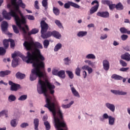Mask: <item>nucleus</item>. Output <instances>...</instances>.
I'll return each mask as SVG.
<instances>
[{"label":"nucleus","instance_id":"f257e3e1","mask_svg":"<svg viewBox=\"0 0 130 130\" xmlns=\"http://www.w3.org/2000/svg\"><path fill=\"white\" fill-rule=\"evenodd\" d=\"M32 67L34 69L31 70L29 80L33 82L38 77L39 80L37 86L38 93L40 94H44L46 98V104L45 105L44 107H46L50 112H52L54 127H68L67 124L63 120L62 111L60 110L59 104L54 96L52 98L47 93L48 88L50 94L52 95L54 94V89H55V86L49 83L48 80L46 79L47 74L45 71H41V69L38 67V64L34 63Z\"/></svg>","mask_w":130,"mask_h":130},{"label":"nucleus","instance_id":"f03ea898","mask_svg":"<svg viewBox=\"0 0 130 130\" xmlns=\"http://www.w3.org/2000/svg\"><path fill=\"white\" fill-rule=\"evenodd\" d=\"M26 63H36L38 65V68L44 69V62L45 58L41 54L39 49H36L35 51H32V53L30 51L27 52L26 57L23 58Z\"/></svg>","mask_w":130,"mask_h":130},{"label":"nucleus","instance_id":"7ed1b4c3","mask_svg":"<svg viewBox=\"0 0 130 130\" xmlns=\"http://www.w3.org/2000/svg\"><path fill=\"white\" fill-rule=\"evenodd\" d=\"M2 15L4 18L8 21H10V20L12 19V17H13L14 18L17 26L23 31L24 37L27 36V31H26L24 27L22 26V24L23 25V21L20 18L18 13L14 9H11L10 11L8 13L5 10H3Z\"/></svg>","mask_w":130,"mask_h":130},{"label":"nucleus","instance_id":"20e7f679","mask_svg":"<svg viewBox=\"0 0 130 130\" xmlns=\"http://www.w3.org/2000/svg\"><path fill=\"white\" fill-rule=\"evenodd\" d=\"M20 7L22 8V9H25L26 8V5L23 3V1L22 0H18V1L16 4L15 6H14V9L16 12V13L19 14L21 17V19L22 20V24L24 25V27L27 31H29V27L28 25H26V18L23 15L22 12L20 10Z\"/></svg>","mask_w":130,"mask_h":130},{"label":"nucleus","instance_id":"39448f33","mask_svg":"<svg viewBox=\"0 0 130 130\" xmlns=\"http://www.w3.org/2000/svg\"><path fill=\"white\" fill-rule=\"evenodd\" d=\"M23 46L26 50L30 51L31 52V53H32V51H35V49H38V48L40 49H43V46H42L41 43L38 42H34L33 41L28 42L25 41L23 43Z\"/></svg>","mask_w":130,"mask_h":130},{"label":"nucleus","instance_id":"423d86ee","mask_svg":"<svg viewBox=\"0 0 130 130\" xmlns=\"http://www.w3.org/2000/svg\"><path fill=\"white\" fill-rule=\"evenodd\" d=\"M40 25L42 38L43 39H47V38L51 37V36H52V31H49L47 32V30H48V24L46 23L45 21L42 20L40 22Z\"/></svg>","mask_w":130,"mask_h":130},{"label":"nucleus","instance_id":"0eeeda50","mask_svg":"<svg viewBox=\"0 0 130 130\" xmlns=\"http://www.w3.org/2000/svg\"><path fill=\"white\" fill-rule=\"evenodd\" d=\"M96 4V5L94 6ZM91 5L93 6L89 10V14L90 15H93L94 13H96L97 11H98V9H99V2L97 0H94L91 2Z\"/></svg>","mask_w":130,"mask_h":130},{"label":"nucleus","instance_id":"6e6552de","mask_svg":"<svg viewBox=\"0 0 130 130\" xmlns=\"http://www.w3.org/2000/svg\"><path fill=\"white\" fill-rule=\"evenodd\" d=\"M9 27V24H8V22L3 21L1 24V28L3 31V33L4 34H6L9 35V36H12L13 35L12 34H10L8 31V28Z\"/></svg>","mask_w":130,"mask_h":130},{"label":"nucleus","instance_id":"1a4fd4ad","mask_svg":"<svg viewBox=\"0 0 130 130\" xmlns=\"http://www.w3.org/2000/svg\"><path fill=\"white\" fill-rule=\"evenodd\" d=\"M8 84L10 85V86H11V91L17 92L19 89H21V85L20 84H16L13 82L12 81H9Z\"/></svg>","mask_w":130,"mask_h":130},{"label":"nucleus","instance_id":"9d476101","mask_svg":"<svg viewBox=\"0 0 130 130\" xmlns=\"http://www.w3.org/2000/svg\"><path fill=\"white\" fill-rule=\"evenodd\" d=\"M71 7H73L75 9H80V8H81V6H80V5L71 1H68L67 3L64 4V9H70Z\"/></svg>","mask_w":130,"mask_h":130},{"label":"nucleus","instance_id":"9b49d317","mask_svg":"<svg viewBox=\"0 0 130 130\" xmlns=\"http://www.w3.org/2000/svg\"><path fill=\"white\" fill-rule=\"evenodd\" d=\"M96 16L101 18H109L110 14L108 11H99L96 13Z\"/></svg>","mask_w":130,"mask_h":130},{"label":"nucleus","instance_id":"f8f14e48","mask_svg":"<svg viewBox=\"0 0 130 130\" xmlns=\"http://www.w3.org/2000/svg\"><path fill=\"white\" fill-rule=\"evenodd\" d=\"M17 56H20V57H21L23 61L26 62V60H24V58L27 57V56H24V55H22V53H21L20 52H15L14 53L12 54V58L13 59H16V58H18Z\"/></svg>","mask_w":130,"mask_h":130},{"label":"nucleus","instance_id":"ddd939ff","mask_svg":"<svg viewBox=\"0 0 130 130\" xmlns=\"http://www.w3.org/2000/svg\"><path fill=\"white\" fill-rule=\"evenodd\" d=\"M70 89L71 90V92L72 94L75 96V97H77L78 98H80V94H79V92L76 88L74 87V85L73 84H70Z\"/></svg>","mask_w":130,"mask_h":130},{"label":"nucleus","instance_id":"4468645a","mask_svg":"<svg viewBox=\"0 0 130 130\" xmlns=\"http://www.w3.org/2000/svg\"><path fill=\"white\" fill-rule=\"evenodd\" d=\"M103 67L105 71H108L110 67V64L109 63V61L107 59H104L103 61Z\"/></svg>","mask_w":130,"mask_h":130},{"label":"nucleus","instance_id":"2eb2a0df","mask_svg":"<svg viewBox=\"0 0 130 130\" xmlns=\"http://www.w3.org/2000/svg\"><path fill=\"white\" fill-rule=\"evenodd\" d=\"M105 106L112 112H114L115 111V106L114 104L110 103H107L105 104Z\"/></svg>","mask_w":130,"mask_h":130},{"label":"nucleus","instance_id":"dca6fc26","mask_svg":"<svg viewBox=\"0 0 130 130\" xmlns=\"http://www.w3.org/2000/svg\"><path fill=\"white\" fill-rule=\"evenodd\" d=\"M111 93H113V94H114L115 95H126L127 93L126 92L120 91L118 90H114L112 89L111 90Z\"/></svg>","mask_w":130,"mask_h":130},{"label":"nucleus","instance_id":"f3484780","mask_svg":"<svg viewBox=\"0 0 130 130\" xmlns=\"http://www.w3.org/2000/svg\"><path fill=\"white\" fill-rule=\"evenodd\" d=\"M121 59L126 60V61H129L130 60V54L129 53L126 52L124 54L121 55Z\"/></svg>","mask_w":130,"mask_h":130},{"label":"nucleus","instance_id":"a211bd4d","mask_svg":"<svg viewBox=\"0 0 130 130\" xmlns=\"http://www.w3.org/2000/svg\"><path fill=\"white\" fill-rule=\"evenodd\" d=\"M110 117V116L108 115V114L107 113H104L103 114L102 117L100 116L99 117L100 121L102 122H104L105 121V119H109Z\"/></svg>","mask_w":130,"mask_h":130},{"label":"nucleus","instance_id":"6ab92c4d","mask_svg":"<svg viewBox=\"0 0 130 130\" xmlns=\"http://www.w3.org/2000/svg\"><path fill=\"white\" fill-rule=\"evenodd\" d=\"M52 36L54 37L56 39H60L61 38V35L59 32L56 30L52 31Z\"/></svg>","mask_w":130,"mask_h":130},{"label":"nucleus","instance_id":"aec40b11","mask_svg":"<svg viewBox=\"0 0 130 130\" xmlns=\"http://www.w3.org/2000/svg\"><path fill=\"white\" fill-rule=\"evenodd\" d=\"M87 34H88V32H87V31H79L77 33V35L78 37L82 38L83 37H85V36H87Z\"/></svg>","mask_w":130,"mask_h":130},{"label":"nucleus","instance_id":"412c9836","mask_svg":"<svg viewBox=\"0 0 130 130\" xmlns=\"http://www.w3.org/2000/svg\"><path fill=\"white\" fill-rule=\"evenodd\" d=\"M109 125L112 126L115 123V118L112 116H110L108 119Z\"/></svg>","mask_w":130,"mask_h":130},{"label":"nucleus","instance_id":"4be33fe9","mask_svg":"<svg viewBox=\"0 0 130 130\" xmlns=\"http://www.w3.org/2000/svg\"><path fill=\"white\" fill-rule=\"evenodd\" d=\"M34 125L35 126V130H39L38 127L39 126V119L35 118L34 119Z\"/></svg>","mask_w":130,"mask_h":130},{"label":"nucleus","instance_id":"5701e85b","mask_svg":"<svg viewBox=\"0 0 130 130\" xmlns=\"http://www.w3.org/2000/svg\"><path fill=\"white\" fill-rule=\"evenodd\" d=\"M19 65V58H16V59H13L12 61V68H16Z\"/></svg>","mask_w":130,"mask_h":130},{"label":"nucleus","instance_id":"b1692460","mask_svg":"<svg viewBox=\"0 0 130 130\" xmlns=\"http://www.w3.org/2000/svg\"><path fill=\"white\" fill-rule=\"evenodd\" d=\"M111 79H113L114 80H116L117 81H119L120 80H122L123 77L117 74H113L111 76Z\"/></svg>","mask_w":130,"mask_h":130},{"label":"nucleus","instance_id":"393cba45","mask_svg":"<svg viewBox=\"0 0 130 130\" xmlns=\"http://www.w3.org/2000/svg\"><path fill=\"white\" fill-rule=\"evenodd\" d=\"M11 74V71L6 70L5 71H1L0 72V77L1 78H4L5 76H8V75H10Z\"/></svg>","mask_w":130,"mask_h":130},{"label":"nucleus","instance_id":"a878e982","mask_svg":"<svg viewBox=\"0 0 130 130\" xmlns=\"http://www.w3.org/2000/svg\"><path fill=\"white\" fill-rule=\"evenodd\" d=\"M119 30L121 34H128V35H130V30H128L125 27H121Z\"/></svg>","mask_w":130,"mask_h":130},{"label":"nucleus","instance_id":"bb28decb","mask_svg":"<svg viewBox=\"0 0 130 130\" xmlns=\"http://www.w3.org/2000/svg\"><path fill=\"white\" fill-rule=\"evenodd\" d=\"M74 102L72 101L69 104H67V105L62 104L61 107L63 109H68L70 108L71 107V106H72V105H73V104H74Z\"/></svg>","mask_w":130,"mask_h":130},{"label":"nucleus","instance_id":"cd10ccee","mask_svg":"<svg viewBox=\"0 0 130 130\" xmlns=\"http://www.w3.org/2000/svg\"><path fill=\"white\" fill-rule=\"evenodd\" d=\"M16 77L17 79L23 80L25 78V77H26V75H25L24 74H22L20 72H18L16 74Z\"/></svg>","mask_w":130,"mask_h":130},{"label":"nucleus","instance_id":"c85d7f7f","mask_svg":"<svg viewBox=\"0 0 130 130\" xmlns=\"http://www.w3.org/2000/svg\"><path fill=\"white\" fill-rule=\"evenodd\" d=\"M57 76L61 79H64L66 78V72L64 70H61L58 72Z\"/></svg>","mask_w":130,"mask_h":130},{"label":"nucleus","instance_id":"c756f323","mask_svg":"<svg viewBox=\"0 0 130 130\" xmlns=\"http://www.w3.org/2000/svg\"><path fill=\"white\" fill-rule=\"evenodd\" d=\"M86 59H96V56L93 53L88 54L85 56Z\"/></svg>","mask_w":130,"mask_h":130},{"label":"nucleus","instance_id":"7c9ffc66","mask_svg":"<svg viewBox=\"0 0 130 130\" xmlns=\"http://www.w3.org/2000/svg\"><path fill=\"white\" fill-rule=\"evenodd\" d=\"M16 99H17V98H16V96L14 94H10L8 96L9 102H14V101H16Z\"/></svg>","mask_w":130,"mask_h":130},{"label":"nucleus","instance_id":"2f4dec72","mask_svg":"<svg viewBox=\"0 0 130 130\" xmlns=\"http://www.w3.org/2000/svg\"><path fill=\"white\" fill-rule=\"evenodd\" d=\"M53 12L55 15V16H59L60 14L59 9L57 7H53Z\"/></svg>","mask_w":130,"mask_h":130},{"label":"nucleus","instance_id":"473e14b6","mask_svg":"<svg viewBox=\"0 0 130 130\" xmlns=\"http://www.w3.org/2000/svg\"><path fill=\"white\" fill-rule=\"evenodd\" d=\"M61 47H62V45L61 43H59L57 44L54 48V51H55V52H57V51H58Z\"/></svg>","mask_w":130,"mask_h":130},{"label":"nucleus","instance_id":"72a5a7b5","mask_svg":"<svg viewBox=\"0 0 130 130\" xmlns=\"http://www.w3.org/2000/svg\"><path fill=\"white\" fill-rule=\"evenodd\" d=\"M39 31V30L38 29V28H34L30 31H29L27 33V35H28V36H30V35H32V34H36L38 33Z\"/></svg>","mask_w":130,"mask_h":130},{"label":"nucleus","instance_id":"f704fd0d","mask_svg":"<svg viewBox=\"0 0 130 130\" xmlns=\"http://www.w3.org/2000/svg\"><path fill=\"white\" fill-rule=\"evenodd\" d=\"M55 24L58 27V28H60V29H61L63 28V26H62V24H61V22L60 20H58L57 19H55L54 21Z\"/></svg>","mask_w":130,"mask_h":130},{"label":"nucleus","instance_id":"c9c22d12","mask_svg":"<svg viewBox=\"0 0 130 130\" xmlns=\"http://www.w3.org/2000/svg\"><path fill=\"white\" fill-rule=\"evenodd\" d=\"M115 8L118 11H121V10H123V6H122V4L121 3H119L115 5Z\"/></svg>","mask_w":130,"mask_h":130},{"label":"nucleus","instance_id":"e433bc0d","mask_svg":"<svg viewBox=\"0 0 130 130\" xmlns=\"http://www.w3.org/2000/svg\"><path fill=\"white\" fill-rule=\"evenodd\" d=\"M43 44L44 48L47 49L49 46L50 42L48 40H45L43 42Z\"/></svg>","mask_w":130,"mask_h":130},{"label":"nucleus","instance_id":"4c0bfd02","mask_svg":"<svg viewBox=\"0 0 130 130\" xmlns=\"http://www.w3.org/2000/svg\"><path fill=\"white\" fill-rule=\"evenodd\" d=\"M28 98V95L27 94H24L21 95L18 99L19 101H25Z\"/></svg>","mask_w":130,"mask_h":130},{"label":"nucleus","instance_id":"58836bf2","mask_svg":"<svg viewBox=\"0 0 130 130\" xmlns=\"http://www.w3.org/2000/svg\"><path fill=\"white\" fill-rule=\"evenodd\" d=\"M9 42H10V41H9V39L8 40L5 39L3 40V45L5 49H7V48L9 47Z\"/></svg>","mask_w":130,"mask_h":130},{"label":"nucleus","instance_id":"ea45409f","mask_svg":"<svg viewBox=\"0 0 130 130\" xmlns=\"http://www.w3.org/2000/svg\"><path fill=\"white\" fill-rule=\"evenodd\" d=\"M66 74L68 75V77H69L70 79H74V73H73V72L68 70L66 71Z\"/></svg>","mask_w":130,"mask_h":130},{"label":"nucleus","instance_id":"a19ab883","mask_svg":"<svg viewBox=\"0 0 130 130\" xmlns=\"http://www.w3.org/2000/svg\"><path fill=\"white\" fill-rule=\"evenodd\" d=\"M48 0H43L42 2V5L43 6V7H44V8H45V9H48Z\"/></svg>","mask_w":130,"mask_h":130},{"label":"nucleus","instance_id":"79ce46f5","mask_svg":"<svg viewBox=\"0 0 130 130\" xmlns=\"http://www.w3.org/2000/svg\"><path fill=\"white\" fill-rule=\"evenodd\" d=\"M63 61L64 64H66V66H70V63H71V59H70L69 57H67L63 59Z\"/></svg>","mask_w":130,"mask_h":130},{"label":"nucleus","instance_id":"37998d69","mask_svg":"<svg viewBox=\"0 0 130 130\" xmlns=\"http://www.w3.org/2000/svg\"><path fill=\"white\" fill-rule=\"evenodd\" d=\"M102 4L103 5H107V6H110L111 4H112V1L109 0H103L102 1Z\"/></svg>","mask_w":130,"mask_h":130},{"label":"nucleus","instance_id":"c03bdc74","mask_svg":"<svg viewBox=\"0 0 130 130\" xmlns=\"http://www.w3.org/2000/svg\"><path fill=\"white\" fill-rule=\"evenodd\" d=\"M44 124L45 126L46 130L50 129V127H51L50 124L49 123V122H48V121L44 122Z\"/></svg>","mask_w":130,"mask_h":130},{"label":"nucleus","instance_id":"a18cd8bd","mask_svg":"<svg viewBox=\"0 0 130 130\" xmlns=\"http://www.w3.org/2000/svg\"><path fill=\"white\" fill-rule=\"evenodd\" d=\"M11 125L13 127H16L17 126V120L16 119H13L11 121Z\"/></svg>","mask_w":130,"mask_h":130},{"label":"nucleus","instance_id":"49530a36","mask_svg":"<svg viewBox=\"0 0 130 130\" xmlns=\"http://www.w3.org/2000/svg\"><path fill=\"white\" fill-rule=\"evenodd\" d=\"M9 41L10 42L11 48H14L15 47V41L12 39H9Z\"/></svg>","mask_w":130,"mask_h":130},{"label":"nucleus","instance_id":"de8ad7c7","mask_svg":"<svg viewBox=\"0 0 130 130\" xmlns=\"http://www.w3.org/2000/svg\"><path fill=\"white\" fill-rule=\"evenodd\" d=\"M20 126L21 128H26L27 126H29V124L26 122H23L20 124Z\"/></svg>","mask_w":130,"mask_h":130},{"label":"nucleus","instance_id":"09e8293b","mask_svg":"<svg viewBox=\"0 0 130 130\" xmlns=\"http://www.w3.org/2000/svg\"><path fill=\"white\" fill-rule=\"evenodd\" d=\"M75 74L77 76H81V69L80 68L77 67L75 70Z\"/></svg>","mask_w":130,"mask_h":130},{"label":"nucleus","instance_id":"8fccbe9b","mask_svg":"<svg viewBox=\"0 0 130 130\" xmlns=\"http://www.w3.org/2000/svg\"><path fill=\"white\" fill-rule=\"evenodd\" d=\"M119 62H120V64H121V66H122V67H127V63L126 62H125V61H123L122 59H120L119 60Z\"/></svg>","mask_w":130,"mask_h":130},{"label":"nucleus","instance_id":"3c124183","mask_svg":"<svg viewBox=\"0 0 130 130\" xmlns=\"http://www.w3.org/2000/svg\"><path fill=\"white\" fill-rule=\"evenodd\" d=\"M127 38H128V36H127V35L123 34L121 36V39L122 41H125Z\"/></svg>","mask_w":130,"mask_h":130},{"label":"nucleus","instance_id":"603ef678","mask_svg":"<svg viewBox=\"0 0 130 130\" xmlns=\"http://www.w3.org/2000/svg\"><path fill=\"white\" fill-rule=\"evenodd\" d=\"M6 53V49L3 47H0V55H4Z\"/></svg>","mask_w":130,"mask_h":130},{"label":"nucleus","instance_id":"864d4df0","mask_svg":"<svg viewBox=\"0 0 130 130\" xmlns=\"http://www.w3.org/2000/svg\"><path fill=\"white\" fill-rule=\"evenodd\" d=\"M6 113H8V110H3L1 111L0 112V117H2L4 115H5V114H6Z\"/></svg>","mask_w":130,"mask_h":130},{"label":"nucleus","instance_id":"5fc2aeb1","mask_svg":"<svg viewBox=\"0 0 130 130\" xmlns=\"http://www.w3.org/2000/svg\"><path fill=\"white\" fill-rule=\"evenodd\" d=\"M12 27L14 33H15L16 34H19V30L18 29L17 26H16V25H13Z\"/></svg>","mask_w":130,"mask_h":130},{"label":"nucleus","instance_id":"6e6d98bb","mask_svg":"<svg viewBox=\"0 0 130 130\" xmlns=\"http://www.w3.org/2000/svg\"><path fill=\"white\" fill-rule=\"evenodd\" d=\"M58 70L56 69H54L52 71V74L54 76H58Z\"/></svg>","mask_w":130,"mask_h":130},{"label":"nucleus","instance_id":"4d7b16f0","mask_svg":"<svg viewBox=\"0 0 130 130\" xmlns=\"http://www.w3.org/2000/svg\"><path fill=\"white\" fill-rule=\"evenodd\" d=\"M108 37V36L107 34H105V35H102L100 37L101 40H104L105 39H106Z\"/></svg>","mask_w":130,"mask_h":130},{"label":"nucleus","instance_id":"13d9d810","mask_svg":"<svg viewBox=\"0 0 130 130\" xmlns=\"http://www.w3.org/2000/svg\"><path fill=\"white\" fill-rule=\"evenodd\" d=\"M9 2L14 7L15 6V5L17 4V0H9Z\"/></svg>","mask_w":130,"mask_h":130},{"label":"nucleus","instance_id":"bf43d9fd","mask_svg":"<svg viewBox=\"0 0 130 130\" xmlns=\"http://www.w3.org/2000/svg\"><path fill=\"white\" fill-rule=\"evenodd\" d=\"M129 69V68H121L119 69V71L120 72H126L127 71H128V70Z\"/></svg>","mask_w":130,"mask_h":130},{"label":"nucleus","instance_id":"052dcab7","mask_svg":"<svg viewBox=\"0 0 130 130\" xmlns=\"http://www.w3.org/2000/svg\"><path fill=\"white\" fill-rule=\"evenodd\" d=\"M109 8L111 11H112V10L115 8V4H111L109 6Z\"/></svg>","mask_w":130,"mask_h":130},{"label":"nucleus","instance_id":"680f3d73","mask_svg":"<svg viewBox=\"0 0 130 130\" xmlns=\"http://www.w3.org/2000/svg\"><path fill=\"white\" fill-rule=\"evenodd\" d=\"M35 8L37 9V10H39V6H38V1H36L35 2Z\"/></svg>","mask_w":130,"mask_h":130},{"label":"nucleus","instance_id":"e2e57ef3","mask_svg":"<svg viewBox=\"0 0 130 130\" xmlns=\"http://www.w3.org/2000/svg\"><path fill=\"white\" fill-rule=\"evenodd\" d=\"M87 71L88 74H92V73H93V69L91 67H88V68L87 69Z\"/></svg>","mask_w":130,"mask_h":130},{"label":"nucleus","instance_id":"0e129e2a","mask_svg":"<svg viewBox=\"0 0 130 130\" xmlns=\"http://www.w3.org/2000/svg\"><path fill=\"white\" fill-rule=\"evenodd\" d=\"M27 18L28 19V20H35V18L34 16H33L32 15H28L27 16Z\"/></svg>","mask_w":130,"mask_h":130},{"label":"nucleus","instance_id":"69168bd1","mask_svg":"<svg viewBox=\"0 0 130 130\" xmlns=\"http://www.w3.org/2000/svg\"><path fill=\"white\" fill-rule=\"evenodd\" d=\"M47 119H48V117L47 116V115H45L43 116V120L44 122L45 121H47Z\"/></svg>","mask_w":130,"mask_h":130},{"label":"nucleus","instance_id":"338daca9","mask_svg":"<svg viewBox=\"0 0 130 130\" xmlns=\"http://www.w3.org/2000/svg\"><path fill=\"white\" fill-rule=\"evenodd\" d=\"M88 68H89V66L85 65V66H84L83 67H82V70H85V71H87Z\"/></svg>","mask_w":130,"mask_h":130},{"label":"nucleus","instance_id":"774afa93","mask_svg":"<svg viewBox=\"0 0 130 130\" xmlns=\"http://www.w3.org/2000/svg\"><path fill=\"white\" fill-rule=\"evenodd\" d=\"M113 45L114 46H117V45H119V43L117 42L116 41H114Z\"/></svg>","mask_w":130,"mask_h":130}]
</instances>
